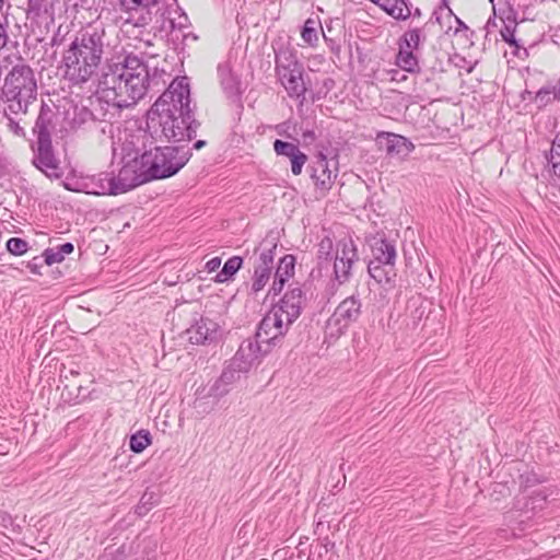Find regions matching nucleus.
Wrapping results in <instances>:
<instances>
[{
  "label": "nucleus",
  "mask_w": 560,
  "mask_h": 560,
  "mask_svg": "<svg viewBox=\"0 0 560 560\" xmlns=\"http://www.w3.org/2000/svg\"><path fill=\"white\" fill-rule=\"evenodd\" d=\"M199 126L186 77L173 80L147 114V132L155 141L188 142Z\"/></svg>",
  "instance_id": "nucleus-1"
},
{
  "label": "nucleus",
  "mask_w": 560,
  "mask_h": 560,
  "mask_svg": "<svg viewBox=\"0 0 560 560\" xmlns=\"http://www.w3.org/2000/svg\"><path fill=\"white\" fill-rule=\"evenodd\" d=\"M102 84L106 88V96L129 108L136 105L148 92L150 75L148 66L133 54L124 61L116 63L105 73Z\"/></svg>",
  "instance_id": "nucleus-2"
},
{
  "label": "nucleus",
  "mask_w": 560,
  "mask_h": 560,
  "mask_svg": "<svg viewBox=\"0 0 560 560\" xmlns=\"http://www.w3.org/2000/svg\"><path fill=\"white\" fill-rule=\"evenodd\" d=\"M5 71L1 100L3 112L26 114L27 107L37 97V82L33 69L18 54H8L0 59V74Z\"/></svg>",
  "instance_id": "nucleus-3"
},
{
  "label": "nucleus",
  "mask_w": 560,
  "mask_h": 560,
  "mask_svg": "<svg viewBox=\"0 0 560 560\" xmlns=\"http://www.w3.org/2000/svg\"><path fill=\"white\" fill-rule=\"evenodd\" d=\"M190 156V149L186 145H155L142 153V161H144V167H147L151 180H153L175 175L186 165Z\"/></svg>",
  "instance_id": "nucleus-4"
},
{
  "label": "nucleus",
  "mask_w": 560,
  "mask_h": 560,
  "mask_svg": "<svg viewBox=\"0 0 560 560\" xmlns=\"http://www.w3.org/2000/svg\"><path fill=\"white\" fill-rule=\"evenodd\" d=\"M372 259L368 265L369 275L378 283H387L394 275L396 246L384 236H374L370 243Z\"/></svg>",
  "instance_id": "nucleus-5"
},
{
  "label": "nucleus",
  "mask_w": 560,
  "mask_h": 560,
  "mask_svg": "<svg viewBox=\"0 0 560 560\" xmlns=\"http://www.w3.org/2000/svg\"><path fill=\"white\" fill-rule=\"evenodd\" d=\"M105 27L102 24L89 25L77 34L67 50L79 57H85L100 67L105 47Z\"/></svg>",
  "instance_id": "nucleus-6"
},
{
  "label": "nucleus",
  "mask_w": 560,
  "mask_h": 560,
  "mask_svg": "<svg viewBox=\"0 0 560 560\" xmlns=\"http://www.w3.org/2000/svg\"><path fill=\"white\" fill-rule=\"evenodd\" d=\"M334 260V278L339 284L348 282L352 268L359 261L357 245L350 237H343L336 243Z\"/></svg>",
  "instance_id": "nucleus-7"
},
{
  "label": "nucleus",
  "mask_w": 560,
  "mask_h": 560,
  "mask_svg": "<svg viewBox=\"0 0 560 560\" xmlns=\"http://www.w3.org/2000/svg\"><path fill=\"white\" fill-rule=\"evenodd\" d=\"M277 244L273 241H264L256 248L258 257L254 262V276L250 285V292L256 294L260 292L269 282L272 270Z\"/></svg>",
  "instance_id": "nucleus-8"
},
{
  "label": "nucleus",
  "mask_w": 560,
  "mask_h": 560,
  "mask_svg": "<svg viewBox=\"0 0 560 560\" xmlns=\"http://www.w3.org/2000/svg\"><path fill=\"white\" fill-rule=\"evenodd\" d=\"M151 180L142 154L126 162L119 170L118 175L114 176V186L117 195L129 191L142 184Z\"/></svg>",
  "instance_id": "nucleus-9"
},
{
  "label": "nucleus",
  "mask_w": 560,
  "mask_h": 560,
  "mask_svg": "<svg viewBox=\"0 0 560 560\" xmlns=\"http://www.w3.org/2000/svg\"><path fill=\"white\" fill-rule=\"evenodd\" d=\"M271 350L270 346L262 342L255 334L253 337L242 341L232 359L234 360V365H237L240 370L249 371L254 365L260 363L262 358Z\"/></svg>",
  "instance_id": "nucleus-10"
},
{
  "label": "nucleus",
  "mask_w": 560,
  "mask_h": 560,
  "mask_svg": "<svg viewBox=\"0 0 560 560\" xmlns=\"http://www.w3.org/2000/svg\"><path fill=\"white\" fill-rule=\"evenodd\" d=\"M291 325L271 307L260 320L256 336L273 349L280 343Z\"/></svg>",
  "instance_id": "nucleus-11"
},
{
  "label": "nucleus",
  "mask_w": 560,
  "mask_h": 560,
  "mask_svg": "<svg viewBox=\"0 0 560 560\" xmlns=\"http://www.w3.org/2000/svg\"><path fill=\"white\" fill-rule=\"evenodd\" d=\"M65 78L72 84H83L91 80L98 69L85 57H79L72 50H66L62 56Z\"/></svg>",
  "instance_id": "nucleus-12"
},
{
  "label": "nucleus",
  "mask_w": 560,
  "mask_h": 560,
  "mask_svg": "<svg viewBox=\"0 0 560 560\" xmlns=\"http://www.w3.org/2000/svg\"><path fill=\"white\" fill-rule=\"evenodd\" d=\"M306 303V293L296 285L287 291L279 302L272 305V308L292 325L300 317Z\"/></svg>",
  "instance_id": "nucleus-13"
},
{
  "label": "nucleus",
  "mask_w": 560,
  "mask_h": 560,
  "mask_svg": "<svg viewBox=\"0 0 560 560\" xmlns=\"http://www.w3.org/2000/svg\"><path fill=\"white\" fill-rule=\"evenodd\" d=\"M67 190L83 191L96 196H116L117 192L114 186V176L110 173H100L81 180L80 187H70L68 182L63 183Z\"/></svg>",
  "instance_id": "nucleus-14"
},
{
  "label": "nucleus",
  "mask_w": 560,
  "mask_h": 560,
  "mask_svg": "<svg viewBox=\"0 0 560 560\" xmlns=\"http://www.w3.org/2000/svg\"><path fill=\"white\" fill-rule=\"evenodd\" d=\"M119 3L121 10L128 14L126 23L144 26L151 22V9L159 3V0H119Z\"/></svg>",
  "instance_id": "nucleus-15"
},
{
  "label": "nucleus",
  "mask_w": 560,
  "mask_h": 560,
  "mask_svg": "<svg viewBox=\"0 0 560 560\" xmlns=\"http://www.w3.org/2000/svg\"><path fill=\"white\" fill-rule=\"evenodd\" d=\"M106 88L102 84L101 90L97 92L94 100H91V107L94 120L97 127L102 122H108L119 116V113L125 106L118 104L117 101H112L106 96Z\"/></svg>",
  "instance_id": "nucleus-16"
},
{
  "label": "nucleus",
  "mask_w": 560,
  "mask_h": 560,
  "mask_svg": "<svg viewBox=\"0 0 560 560\" xmlns=\"http://www.w3.org/2000/svg\"><path fill=\"white\" fill-rule=\"evenodd\" d=\"M325 155L319 154L317 160L310 166L311 178L314 182L317 195L323 198L331 189L337 174H334L328 165Z\"/></svg>",
  "instance_id": "nucleus-17"
},
{
  "label": "nucleus",
  "mask_w": 560,
  "mask_h": 560,
  "mask_svg": "<svg viewBox=\"0 0 560 560\" xmlns=\"http://www.w3.org/2000/svg\"><path fill=\"white\" fill-rule=\"evenodd\" d=\"M33 164L49 178H60L62 175L59 162L52 152L51 141L37 142Z\"/></svg>",
  "instance_id": "nucleus-18"
},
{
  "label": "nucleus",
  "mask_w": 560,
  "mask_h": 560,
  "mask_svg": "<svg viewBox=\"0 0 560 560\" xmlns=\"http://www.w3.org/2000/svg\"><path fill=\"white\" fill-rule=\"evenodd\" d=\"M218 81L226 98L232 102L240 101L243 93L240 77L233 71L230 61H223L218 65Z\"/></svg>",
  "instance_id": "nucleus-19"
},
{
  "label": "nucleus",
  "mask_w": 560,
  "mask_h": 560,
  "mask_svg": "<svg viewBox=\"0 0 560 560\" xmlns=\"http://www.w3.org/2000/svg\"><path fill=\"white\" fill-rule=\"evenodd\" d=\"M66 122L73 132H89L97 128L92 110L86 106H73L72 110H68Z\"/></svg>",
  "instance_id": "nucleus-20"
},
{
  "label": "nucleus",
  "mask_w": 560,
  "mask_h": 560,
  "mask_svg": "<svg viewBox=\"0 0 560 560\" xmlns=\"http://www.w3.org/2000/svg\"><path fill=\"white\" fill-rule=\"evenodd\" d=\"M273 150L278 156H285L290 160L293 175L298 176L302 173L307 162V155L296 144L277 139L273 142Z\"/></svg>",
  "instance_id": "nucleus-21"
},
{
  "label": "nucleus",
  "mask_w": 560,
  "mask_h": 560,
  "mask_svg": "<svg viewBox=\"0 0 560 560\" xmlns=\"http://www.w3.org/2000/svg\"><path fill=\"white\" fill-rule=\"evenodd\" d=\"M218 325L211 319L201 317L187 330L188 340L194 345H205L217 337Z\"/></svg>",
  "instance_id": "nucleus-22"
},
{
  "label": "nucleus",
  "mask_w": 560,
  "mask_h": 560,
  "mask_svg": "<svg viewBox=\"0 0 560 560\" xmlns=\"http://www.w3.org/2000/svg\"><path fill=\"white\" fill-rule=\"evenodd\" d=\"M377 142L389 155H407L415 149L413 143L407 138L389 132L378 133Z\"/></svg>",
  "instance_id": "nucleus-23"
},
{
  "label": "nucleus",
  "mask_w": 560,
  "mask_h": 560,
  "mask_svg": "<svg viewBox=\"0 0 560 560\" xmlns=\"http://www.w3.org/2000/svg\"><path fill=\"white\" fill-rule=\"evenodd\" d=\"M361 301L358 295L352 294L345 299L336 308L332 318L338 324L342 323L343 327H347L350 323L355 322L361 314Z\"/></svg>",
  "instance_id": "nucleus-24"
},
{
  "label": "nucleus",
  "mask_w": 560,
  "mask_h": 560,
  "mask_svg": "<svg viewBox=\"0 0 560 560\" xmlns=\"http://www.w3.org/2000/svg\"><path fill=\"white\" fill-rule=\"evenodd\" d=\"M304 68L298 67L287 71L278 72L279 80L288 94L293 97L303 96L306 92V88L303 81Z\"/></svg>",
  "instance_id": "nucleus-25"
},
{
  "label": "nucleus",
  "mask_w": 560,
  "mask_h": 560,
  "mask_svg": "<svg viewBox=\"0 0 560 560\" xmlns=\"http://www.w3.org/2000/svg\"><path fill=\"white\" fill-rule=\"evenodd\" d=\"M295 258L293 255H284L278 264L275 272V279L270 292L275 295L280 293L284 287V283L289 281L294 275Z\"/></svg>",
  "instance_id": "nucleus-26"
},
{
  "label": "nucleus",
  "mask_w": 560,
  "mask_h": 560,
  "mask_svg": "<svg viewBox=\"0 0 560 560\" xmlns=\"http://www.w3.org/2000/svg\"><path fill=\"white\" fill-rule=\"evenodd\" d=\"M54 112L47 105L40 107L39 115L35 121L34 133L37 137V142L51 141V131L55 128Z\"/></svg>",
  "instance_id": "nucleus-27"
},
{
  "label": "nucleus",
  "mask_w": 560,
  "mask_h": 560,
  "mask_svg": "<svg viewBox=\"0 0 560 560\" xmlns=\"http://www.w3.org/2000/svg\"><path fill=\"white\" fill-rule=\"evenodd\" d=\"M523 100H530L536 104L537 108H544L548 104L560 100V90L555 85H545L540 88L534 96L532 91L525 90L523 93Z\"/></svg>",
  "instance_id": "nucleus-28"
},
{
  "label": "nucleus",
  "mask_w": 560,
  "mask_h": 560,
  "mask_svg": "<svg viewBox=\"0 0 560 560\" xmlns=\"http://www.w3.org/2000/svg\"><path fill=\"white\" fill-rule=\"evenodd\" d=\"M516 23L515 21L504 22V26L501 28L500 34L502 39L514 48L513 55L517 58H525L528 56L527 49L520 39L515 37Z\"/></svg>",
  "instance_id": "nucleus-29"
},
{
  "label": "nucleus",
  "mask_w": 560,
  "mask_h": 560,
  "mask_svg": "<svg viewBox=\"0 0 560 560\" xmlns=\"http://www.w3.org/2000/svg\"><path fill=\"white\" fill-rule=\"evenodd\" d=\"M417 50L407 49L399 46V51L396 56L397 66L407 72H416L419 70V61L416 55Z\"/></svg>",
  "instance_id": "nucleus-30"
},
{
  "label": "nucleus",
  "mask_w": 560,
  "mask_h": 560,
  "mask_svg": "<svg viewBox=\"0 0 560 560\" xmlns=\"http://www.w3.org/2000/svg\"><path fill=\"white\" fill-rule=\"evenodd\" d=\"M74 246L72 243L67 242L54 248H47L43 253L44 261L47 266L61 262L66 255L73 252Z\"/></svg>",
  "instance_id": "nucleus-31"
},
{
  "label": "nucleus",
  "mask_w": 560,
  "mask_h": 560,
  "mask_svg": "<svg viewBox=\"0 0 560 560\" xmlns=\"http://www.w3.org/2000/svg\"><path fill=\"white\" fill-rule=\"evenodd\" d=\"M303 65L299 62L295 54L290 49H281L276 52V70L278 72L287 71L292 68L302 67Z\"/></svg>",
  "instance_id": "nucleus-32"
},
{
  "label": "nucleus",
  "mask_w": 560,
  "mask_h": 560,
  "mask_svg": "<svg viewBox=\"0 0 560 560\" xmlns=\"http://www.w3.org/2000/svg\"><path fill=\"white\" fill-rule=\"evenodd\" d=\"M243 265V258L240 256H233L229 258L221 269L220 272L215 276V281L223 283L229 281L241 268Z\"/></svg>",
  "instance_id": "nucleus-33"
},
{
  "label": "nucleus",
  "mask_w": 560,
  "mask_h": 560,
  "mask_svg": "<svg viewBox=\"0 0 560 560\" xmlns=\"http://www.w3.org/2000/svg\"><path fill=\"white\" fill-rule=\"evenodd\" d=\"M549 172L560 179V141L556 135L549 152L546 154Z\"/></svg>",
  "instance_id": "nucleus-34"
},
{
  "label": "nucleus",
  "mask_w": 560,
  "mask_h": 560,
  "mask_svg": "<svg viewBox=\"0 0 560 560\" xmlns=\"http://www.w3.org/2000/svg\"><path fill=\"white\" fill-rule=\"evenodd\" d=\"M336 244L334 245L332 240L328 236L322 238L318 244L317 259L320 267L328 265L335 255Z\"/></svg>",
  "instance_id": "nucleus-35"
},
{
  "label": "nucleus",
  "mask_w": 560,
  "mask_h": 560,
  "mask_svg": "<svg viewBox=\"0 0 560 560\" xmlns=\"http://www.w3.org/2000/svg\"><path fill=\"white\" fill-rule=\"evenodd\" d=\"M424 38L425 37L421 28H412L404 33L399 39V46L406 47L407 49L418 50Z\"/></svg>",
  "instance_id": "nucleus-36"
},
{
  "label": "nucleus",
  "mask_w": 560,
  "mask_h": 560,
  "mask_svg": "<svg viewBox=\"0 0 560 560\" xmlns=\"http://www.w3.org/2000/svg\"><path fill=\"white\" fill-rule=\"evenodd\" d=\"M151 434L148 430H139L130 436L129 447L135 453L143 452L151 444Z\"/></svg>",
  "instance_id": "nucleus-37"
},
{
  "label": "nucleus",
  "mask_w": 560,
  "mask_h": 560,
  "mask_svg": "<svg viewBox=\"0 0 560 560\" xmlns=\"http://www.w3.org/2000/svg\"><path fill=\"white\" fill-rule=\"evenodd\" d=\"M247 370H240L237 365H234V360L232 359L230 364L222 371L220 378L221 383H225L229 386H232L234 383H236L241 374L247 373Z\"/></svg>",
  "instance_id": "nucleus-38"
},
{
  "label": "nucleus",
  "mask_w": 560,
  "mask_h": 560,
  "mask_svg": "<svg viewBox=\"0 0 560 560\" xmlns=\"http://www.w3.org/2000/svg\"><path fill=\"white\" fill-rule=\"evenodd\" d=\"M5 245L8 252L15 256H21L25 254L28 249V243L20 237L9 238Z\"/></svg>",
  "instance_id": "nucleus-39"
},
{
  "label": "nucleus",
  "mask_w": 560,
  "mask_h": 560,
  "mask_svg": "<svg viewBox=\"0 0 560 560\" xmlns=\"http://www.w3.org/2000/svg\"><path fill=\"white\" fill-rule=\"evenodd\" d=\"M394 8L388 10V14L397 20H406L411 15V11L407 5L406 0H397L394 1Z\"/></svg>",
  "instance_id": "nucleus-40"
},
{
  "label": "nucleus",
  "mask_w": 560,
  "mask_h": 560,
  "mask_svg": "<svg viewBox=\"0 0 560 560\" xmlns=\"http://www.w3.org/2000/svg\"><path fill=\"white\" fill-rule=\"evenodd\" d=\"M301 36H302L303 40L311 46H314L317 43V40H318L317 31H316V28L314 26V22L312 20H307L305 22L302 33H301Z\"/></svg>",
  "instance_id": "nucleus-41"
},
{
  "label": "nucleus",
  "mask_w": 560,
  "mask_h": 560,
  "mask_svg": "<svg viewBox=\"0 0 560 560\" xmlns=\"http://www.w3.org/2000/svg\"><path fill=\"white\" fill-rule=\"evenodd\" d=\"M231 390V386L225 383H221V378L219 377L210 387L209 396L214 398H221L225 396Z\"/></svg>",
  "instance_id": "nucleus-42"
},
{
  "label": "nucleus",
  "mask_w": 560,
  "mask_h": 560,
  "mask_svg": "<svg viewBox=\"0 0 560 560\" xmlns=\"http://www.w3.org/2000/svg\"><path fill=\"white\" fill-rule=\"evenodd\" d=\"M9 114H11L10 112H8L7 114L4 113V115L8 117V128L16 136H21L23 135V128L20 127L19 122L16 120H14L13 118H11L9 116Z\"/></svg>",
  "instance_id": "nucleus-43"
},
{
  "label": "nucleus",
  "mask_w": 560,
  "mask_h": 560,
  "mask_svg": "<svg viewBox=\"0 0 560 560\" xmlns=\"http://www.w3.org/2000/svg\"><path fill=\"white\" fill-rule=\"evenodd\" d=\"M150 499H151V497L147 500V493L142 495L139 504L136 506V513L139 516L145 515L148 513V511L150 510V508L147 506V504L149 503Z\"/></svg>",
  "instance_id": "nucleus-44"
},
{
  "label": "nucleus",
  "mask_w": 560,
  "mask_h": 560,
  "mask_svg": "<svg viewBox=\"0 0 560 560\" xmlns=\"http://www.w3.org/2000/svg\"><path fill=\"white\" fill-rule=\"evenodd\" d=\"M43 266L42 259L39 257H34L32 261L28 262L27 267L32 273L38 275L39 268Z\"/></svg>",
  "instance_id": "nucleus-45"
},
{
  "label": "nucleus",
  "mask_w": 560,
  "mask_h": 560,
  "mask_svg": "<svg viewBox=\"0 0 560 560\" xmlns=\"http://www.w3.org/2000/svg\"><path fill=\"white\" fill-rule=\"evenodd\" d=\"M373 3L377 4L380 8H382L385 12L388 13V10L390 8H394V0H371ZM397 2V0H395Z\"/></svg>",
  "instance_id": "nucleus-46"
},
{
  "label": "nucleus",
  "mask_w": 560,
  "mask_h": 560,
  "mask_svg": "<svg viewBox=\"0 0 560 560\" xmlns=\"http://www.w3.org/2000/svg\"><path fill=\"white\" fill-rule=\"evenodd\" d=\"M221 265V259L219 257H213L206 264V268L209 272L215 271Z\"/></svg>",
  "instance_id": "nucleus-47"
},
{
  "label": "nucleus",
  "mask_w": 560,
  "mask_h": 560,
  "mask_svg": "<svg viewBox=\"0 0 560 560\" xmlns=\"http://www.w3.org/2000/svg\"><path fill=\"white\" fill-rule=\"evenodd\" d=\"M387 74H392L390 80L393 81H400L405 80L406 75L401 74L399 70L392 69L390 71H387Z\"/></svg>",
  "instance_id": "nucleus-48"
},
{
  "label": "nucleus",
  "mask_w": 560,
  "mask_h": 560,
  "mask_svg": "<svg viewBox=\"0 0 560 560\" xmlns=\"http://www.w3.org/2000/svg\"><path fill=\"white\" fill-rule=\"evenodd\" d=\"M42 1L40 0H30L31 10H39Z\"/></svg>",
  "instance_id": "nucleus-49"
},
{
  "label": "nucleus",
  "mask_w": 560,
  "mask_h": 560,
  "mask_svg": "<svg viewBox=\"0 0 560 560\" xmlns=\"http://www.w3.org/2000/svg\"><path fill=\"white\" fill-rule=\"evenodd\" d=\"M205 145H206L205 140H198L194 143V149L199 150V149L203 148Z\"/></svg>",
  "instance_id": "nucleus-50"
},
{
  "label": "nucleus",
  "mask_w": 560,
  "mask_h": 560,
  "mask_svg": "<svg viewBox=\"0 0 560 560\" xmlns=\"http://www.w3.org/2000/svg\"><path fill=\"white\" fill-rule=\"evenodd\" d=\"M69 184H70V187H80L81 182H75L74 184L69 183Z\"/></svg>",
  "instance_id": "nucleus-51"
},
{
  "label": "nucleus",
  "mask_w": 560,
  "mask_h": 560,
  "mask_svg": "<svg viewBox=\"0 0 560 560\" xmlns=\"http://www.w3.org/2000/svg\"><path fill=\"white\" fill-rule=\"evenodd\" d=\"M69 373H70L71 375H73V376L79 374V372H78V371H74V370H70V371H69Z\"/></svg>",
  "instance_id": "nucleus-52"
},
{
  "label": "nucleus",
  "mask_w": 560,
  "mask_h": 560,
  "mask_svg": "<svg viewBox=\"0 0 560 560\" xmlns=\"http://www.w3.org/2000/svg\"><path fill=\"white\" fill-rule=\"evenodd\" d=\"M457 22H458L460 25H464V23L462 22V20H458V19H457Z\"/></svg>",
  "instance_id": "nucleus-53"
},
{
  "label": "nucleus",
  "mask_w": 560,
  "mask_h": 560,
  "mask_svg": "<svg viewBox=\"0 0 560 560\" xmlns=\"http://www.w3.org/2000/svg\"><path fill=\"white\" fill-rule=\"evenodd\" d=\"M557 136L559 137V141H560V131L557 133Z\"/></svg>",
  "instance_id": "nucleus-54"
}]
</instances>
